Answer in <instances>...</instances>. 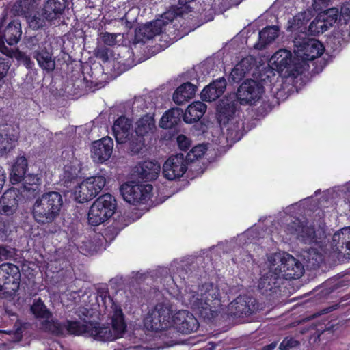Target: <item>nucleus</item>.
<instances>
[{
  "label": "nucleus",
  "instance_id": "nucleus-1",
  "mask_svg": "<svg viewBox=\"0 0 350 350\" xmlns=\"http://www.w3.org/2000/svg\"><path fill=\"white\" fill-rule=\"evenodd\" d=\"M63 198L57 191H48L38 197L31 208L34 221L43 227L46 234H55L60 230L56 220L60 215Z\"/></svg>",
  "mask_w": 350,
  "mask_h": 350
},
{
  "label": "nucleus",
  "instance_id": "nucleus-2",
  "mask_svg": "<svg viewBox=\"0 0 350 350\" xmlns=\"http://www.w3.org/2000/svg\"><path fill=\"white\" fill-rule=\"evenodd\" d=\"M191 308L204 320L211 321L221 306L219 290L213 284H206L200 288V294L193 297Z\"/></svg>",
  "mask_w": 350,
  "mask_h": 350
},
{
  "label": "nucleus",
  "instance_id": "nucleus-3",
  "mask_svg": "<svg viewBox=\"0 0 350 350\" xmlns=\"http://www.w3.org/2000/svg\"><path fill=\"white\" fill-rule=\"evenodd\" d=\"M116 208V200L109 194L105 193L98 198L90 206L88 221L90 225L97 226L109 219Z\"/></svg>",
  "mask_w": 350,
  "mask_h": 350
},
{
  "label": "nucleus",
  "instance_id": "nucleus-4",
  "mask_svg": "<svg viewBox=\"0 0 350 350\" xmlns=\"http://www.w3.org/2000/svg\"><path fill=\"white\" fill-rule=\"evenodd\" d=\"M270 63L279 73L285 70L288 77H297L302 73V66L298 59L293 58L291 52L280 49L271 57Z\"/></svg>",
  "mask_w": 350,
  "mask_h": 350
},
{
  "label": "nucleus",
  "instance_id": "nucleus-5",
  "mask_svg": "<svg viewBox=\"0 0 350 350\" xmlns=\"http://www.w3.org/2000/svg\"><path fill=\"white\" fill-rule=\"evenodd\" d=\"M153 187L150 184H139L135 181H129L120 187V193L123 199L131 204L145 203L152 196Z\"/></svg>",
  "mask_w": 350,
  "mask_h": 350
},
{
  "label": "nucleus",
  "instance_id": "nucleus-6",
  "mask_svg": "<svg viewBox=\"0 0 350 350\" xmlns=\"http://www.w3.org/2000/svg\"><path fill=\"white\" fill-rule=\"evenodd\" d=\"M106 184L104 176H94L83 180L75 191L76 200L84 203L98 196Z\"/></svg>",
  "mask_w": 350,
  "mask_h": 350
},
{
  "label": "nucleus",
  "instance_id": "nucleus-7",
  "mask_svg": "<svg viewBox=\"0 0 350 350\" xmlns=\"http://www.w3.org/2000/svg\"><path fill=\"white\" fill-rule=\"evenodd\" d=\"M21 273L18 266L12 263L0 265V293H16L19 288Z\"/></svg>",
  "mask_w": 350,
  "mask_h": 350
},
{
  "label": "nucleus",
  "instance_id": "nucleus-8",
  "mask_svg": "<svg viewBox=\"0 0 350 350\" xmlns=\"http://www.w3.org/2000/svg\"><path fill=\"white\" fill-rule=\"evenodd\" d=\"M21 35V25L18 20H12L3 29L0 25V52L10 56L11 50L5 45V42L10 46L15 45L19 42Z\"/></svg>",
  "mask_w": 350,
  "mask_h": 350
},
{
  "label": "nucleus",
  "instance_id": "nucleus-9",
  "mask_svg": "<svg viewBox=\"0 0 350 350\" xmlns=\"http://www.w3.org/2000/svg\"><path fill=\"white\" fill-rule=\"evenodd\" d=\"M264 92V87L253 79H247L237 90V98L241 105H254Z\"/></svg>",
  "mask_w": 350,
  "mask_h": 350
},
{
  "label": "nucleus",
  "instance_id": "nucleus-10",
  "mask_svg": "<svg viewBox=\"0 0 350 350\" xmlns=\"http://www.w3.org/2000/svg\"><path fill=\"white\" fill-rule=\"evenodd\" d=\"M258 310L256 299L252 297H237L228 306V312L232 317H249Z\"/></svg>",
  "mask_w": 350,
  "mask_h": 350
},
{
  "label": "nucleus",
  "instance_id": "nucleus-11",
  "mask_svg": "<svg viewBox=\"0 0 350 350\" xmlns=\"http://www.w3.org/2000/svg\"><path fill=\"white\" fill-rule=\"evenodd\" d=\"M187 169V163L183 154L170 156L163 165V176L169 180L179 178Z\"/></svg>",
  "mask_w": 350,
  "mask_h": 350
},
{
  "label": "nucleus",
  "instance_id": "nucleus-12",
  "mask_svg": "<svg viewBox=\"0 0 350 350\" xmlns=\"http://www.w3.org/2000/svg\"><path fill=\"white\" fill-rule=\"evenodd\" d=\"M280 271L286 280H295L302 276L303 265L292 255L284 253L280 258Z\"/></svg>",
  "mask_w": 350,
  "mask_h": 350
},
{
  "label": "nucleus",
  "instance_id": "nucleus-13",
  "mask_svg": "<svg viewBox=\"0 0 350 350\" xmlns=\"http://www.w3.org/2000/svg\"><path fill=\"white\" fill-rule=\"evenodd\" d=\"M22 196L23 193L18 189L12 187L6 190L0 199V213L6 216L14 214Z\"/></svg>",
  "mask_w": 350,
  "mask_h": 350
},
{
  "label": "nucleus",
  "instance_id": "nucleus-14",
  "mask_svg": "<svg viewBox=\"0 0 350 350\" xmlns=\"http://www.w3.org/2000/svg\"><path fill=\"white\" fill-rule=\"evenodd\" d=\"M172 323L176 329L183 334L196 332L199 327L198 319L187 310H180L173 316Z\"/></svg>",
  "mask_w": 350,
  "mask_h": 350
},
{
  "label": "nucleus",
  "instance_id": "nucleus-15",
  "mask_svg": "<svg viewBox=\"0 0 350 350\" xmlns=\"http://www.w3.org/2000/svg\"><path fill=\"white\" fill-rule=\"evenodd\" d=\"M161 171L160 164L157 161L146 160L139 162L133 169V174L138 180L148 182L157 178Z\"/></svg>",
  "mask_w": 350,
  "mask_h": 350
},
{
  "label": "nucleus",
  "instance_id": "nucleus-16",
  "mask_svg": "<svg viewBox=\"0 0 350 350\" xmlns=\"http://www.w3.org/2000/svg\"><path fill=\"white\" fill-rule=\"evenodd\" d=\"M113 148V141L111 137H105L92 142L91 148L92 157L98 163L109 159Z\"/></svg>",
  "mask_w": 350,
  "mask_h": 350
},
{
  "label": "nucleus",
  "instance_id": "nucleus-17",
  "mask_svg": "<svg viewBox=\"0 0 350 350\" xmlns=\"http://www.w3.org/2000/svg\"><path fill=\"white\" fill-rule=\"evenodd\" d=\"M163 21H154L138 27L135 31L133 42L145 43L162 32Z\"/></svg>",
  "mask_w": 350,
  "mask_h": 350
},
{
  "label": "nucleus",
  "instance_id": "nucleus-18",
  "mask_svg": "<svg viewBox=\"0 0 350 350\" xmlns=\"http://www.w3.org/2000/svg\"><path fill=\"white\" fill-rule=\"evenodd\" d=\"M237 102L224 98L217 107V119L220 125H226L234 118L237 111Z\"/></svg>",
  "mask_w": 350,
  "mask_h": 350
},
{
  "label": "nucleus",
  "instance_id": "nucleus-19",
  "mask_svg": "<svg viewBox=\"0 0 350 350\" xmlns=\"http://www.w3.org/2000/svg\"><path fill=\"white\" fill-rule=\"evenodd\" d=\"M226 88V81L224 77H220L204 88L200 93V98L202 101H214L224 94Z\"/></svg>",
  "mask_w": 350,
  "mask_h": 350
},
{
  "label": "nucleus",
  "instance_id": "nucleus-20",
  "mask_svg": "<svg viewBox=\"0 0 350 350\" xmlns=\"http://www.w3.org/2000/svg\"><path fill=\"white\" fill-rule=\"evenodd\" d=\"M31 54L44 72L49 74L54 71L55 58L53 56L51 51L43 46V48H38L35 50Z\"/></svg>",
  "mask_w": 350,
  "mask_h": 350
},
{
  "label": "nucleus",
  "instance_id": "nucleus-21",
  "mask_svg": "<svg viewBox=\"0 0 350 350\" xmlns=\"http://www.w3.org/2000/svg\"><path fill=\"white\" fill-rule=\"evenodd\" d=\"M131 127V120L125 116H121L115 120L112 131L118 144H124L127 142Z\"/></svg>",
  "mask_w": 350,
  "mask_h": 350
},
{
  "label": "nucleus",
  "instance_id": "nucleus-22",
  "mask_svg": "<svg viewBox=\"0 0 350 350\" xmlns=\"http://www.w3.org/2000/svg\"><path fill=\"white\" fill-rule=\"evenodd\" d=\"M280 280L277 273L269 271L260 278L258 285L259 291L267 296L276 293L280 286Z\"/></svg>",
  "mask_w": 350,
  "mask_h": 350
},
{
  "label": "nucleus",
  "instance_id": "nucleus-23",
  "mask_svg": "<svg viewBox=\"0 0 350 350\" xmlns=\"http://www.w3.org/2000/svg\"><path fill=\"white\" fill-rule=\"evenodd\" d=\"M41 177L40 174H29L23 180L22 192L27 199L34 198L40 193Z\"/></svg>",
  "mask_w": 350,
  "mask_h": 350
},
{
  "label": "nucleus",
  "instance_id": "nucleus-24",
  "mask_svg": "<svg viewBox=\"0 0 350 350\" xmlns=\"http://www.w3.org/2000/svg\"><path fill=\"white\" fill-rule=\"evenodd\" d=\"M88 331V336H92L94 340L103 342L115 340L111 328L109 326H100L97 321H89Z\"/></svg>",
  "mask_w": 350,
  "mask_h": 350
},
{
  "label": "nucleus",
  "instance_id": "nucleus-25",
  "mask_svg": "<svg viewBox=\"0 0 350 350\" xmlns=\"http://www.w3.org/2000/svg\"><path fill=\"white\" fill-rule=\"evenodd\" d=\"M323 45L317 40H309L301 45L300 51L304 61H312L320 57L324 52Z\"/></svg>",
  "mask_w": 350,
  "mask_h": 350
},
{
  "label": "nucleus",
  "instance_id": "nucleus-26",
  "mask_svg": "<svg viewBox=\"0 0 350 350\" xmlns=\"http://www.w3.org/2000/svg\"><path fill=\"white\" fill-rule=\"evenodd\" d=\"M28 162L24 156L18 157L12 166L10 172V182L12 185L18 184L23 181L26 176Z\"/></svg>",
  "mask_w": 350,
  "mask_h": 350
},
{
  "label": "nucleus",
  "instance_id": "nucleus-27",
  "mask_svg": "<svg viewBox=\"0 0 350 350\" xmlns=\"http://www.w3.org/2000/svg\"><path fill=\"white\" fill-rule=\"evenodd\" d=\"M197 86L186 82L178 87L173 94V101L178 105L184 104L192 98L196 92Z\"/></svg>",
  "mask_w": 350,
  "mask_h": 350
},
{
  "label": "nucleus",
  "instance_id": "nucleus-28",
  "mask_svg": "<svg viewBox=\"0 0 350 350\" xmlns=\"http://www.w3.org/2000/svg\"><path fill=\"white\" fill-rule=\"evenodd\" d=\"M207 106L202 101H195L187 108L183 116V120L187 124H191L199 121L205 112Z\"/></svg>",
  "mask_w": 350,
  "mask_h": 350
},
{
  "label": "nucleus",
  "instance_id": "nucleus-29",
  "mask_svg": "<svg viewBox=\"0 0 350 350\" xmlns=\"http://www.w3.org/2000/svg\"><path fill=\"white\" fill-rule=\"evenodd\" d=\"M184 113L179 108H172L167 111L161 117L159 122L161 128L167 129H172L178 125L181 118H183Z\"/></svg>",
  "mask_w": 350,
  "mask_h": 350
},
{
  "label": "nucleus",
  "instance_id": "nucleus-30",
  "mask_svg": "<svg viewBox=\"0 0 350 350\" xmlns=\"http://www.w3.org/2000/svg\"><path fill=\"white\" fill-rule=\"evenodd\" d=\"M155 129L154 114L146 113L137 121L135 132L137 136L144 137L149 133H153Z\"/></svg>",
  "mask_w": 350,
  "mask_h": 350
},
{
  "label": "nucleus",
  "instance_id": "nucleus-31",
  "mask_svg": "<svg viewBox=\"0 0 350 350\" xmlns=\"http://www.w3.org/2000/svg\"><path fill=\"white\" fill-rule=\"evenodd\" d=\"M279 28L277 26H268L259 32L258 41L254 44V48L258 50L264 49L278 36Z\"/></svg>",
  "mask_w": 350,
  "mask_h": 350
},
{
  "label": "nucleus",
  "instance_id": "nucleus-32",
  "mask_svg": "<svg viewBox=\"0 0 350 350\" xmlns=\"http://www.w3.org/2000/svg\"><path fill=\"white\" fill-rule=\"evenodd\" d=\"M157 314L154 315V312L150 311L144 320V325L146 329L152 332H159L170 327V323H163Z\"/></svg>",
  "mask_w": 350,
  "mask_h": 350
},
{
  "label": "nucleus",
  "instance_id": "nucleus-33",
  "mask_svg": "<svg viewBox=\"0 0 350 350\" xmlns=\"http://www.w3.org/2000/svg\"><path fill=\"white\" fill-rule=\"evenodd\" d=\"M68 5V0H47L44 8L45 12H49L48 17L56 19L64 13Z\"/></svg>",
  "mask_w": 350,
  "mask_h": 350
},
{
  "label": "nucleus",
  "instance_id": "nucleus-34",
  "mask_svg": "<svg viewBox=\"0 0 350 350\" xmlns=\"http://www.w3.org/2000/svg\"><path fill=\"white\" fill-rule=\"evenodd\" d=\"M112 333L114 334V338H122L126 332V324L124 321V314L120 308L116 310L111 318Z\"/></svg>",
  "mask_w": 350,
  "mask_h": 350
},
{
  "label": "nucleus",
  "instance_id": "nucleus-35",
  "mask_svg": "<svg viewBox=\"0 0 350 350\" xmlns=\"http://www.w3.org/2000/svg\"><path fill=\"white\" fill-rule=\"evenodd\" d=\"M89 321L85 320L83 323L78 321H65V334L88 336Z\"/></svg>",
  "mask_w": 350,
  "mask_h": 350
},
{
  "label": "nucleus",
  "instance_id": "nucleus-36",
  "mask_svg": "<svg viewBox=\"0 0 350 350\" xmlns=\"http://www.w3.org/2000/svg\"><path fill=\"white\" fill-rule=\"evenodd\" d=\"M332 240L338 250L345 247L347 250L350 252V226L343 228L339 232H336ZM348 254H350V252Z\"/></svg>",
  "mask_w": 350,
  "mask_h": 350
},
{
  "label": "nucleus",
  "instance_id": "nucleus-37",
  "mask_svg": "<svg viewBox=\"0 0 350 350\" xmlns=\"http://www.w3.org/2000/svg\"><path fill=\"white\" fill-rule=\"evenodd\" d=\"M43 329L55 336H65V321L59 322L58 320L46 319L42 323Z\"/></svg>",
  "mask_w": 350,
  "mask_h": 350
},
{
  "label": "nucleus",
  "instance_id": "nucleus-38",
  "mask_svg": "<svg viewBox=\"0 0 350 350\" xmlns=\"http://www.w3.org/2000/svg\"><path fill=\"white\" fill-rule=\"evenodd\" d=\"M49 12L44 11L43 8L41 12H36L29 18H27L29 23V25L33 29H38L42 28L46 25V23L51 22L53 18L48 17Z\"/></svg>",
  "mask_w": 350,
  "mask_h": 350
},
{
  "label": "nucleus",
  "instance_id": "nucleus-39",
  "mask_svg": "<svg viewBox=\"0 0 350 350\" xmlns=\"http://www.w3.org/2000/svg\"><path fill=\"white\" fill-rule=\"evenodd\" d=\"M31 312L37 319H49L52 317L51 312L46 308L41 298L33 301L30 307Z\"/></svg>",
  "mask_w": 350,
  "mask_h": 350
},
{
  "label": "nucleus",
  "instance_id": "nucleus-40",
  "mask_svg": "<svg viewBox=\"0 0 350 350\" xmlns=\"http://www.w3.org/2000/svg\"><path fill=\"white\" fill-rule=\"evenodd\" d=\"M15 6L19 14L29 18L34 11L35 0H19Z\"/></svg>",
  "mask_w": 350,
  "mask_h": 350
},
{
  "label": "nucleus",
  "instance_id": "nucleus-41",
  "mask_svg": "<svg viewBox=\"0 0 350 350\" xmlns=\"http://www.w3.org/2000/svg\"><path fill=\"white\" fill-rule=\"evenodd\" d=\"M152 311L154 312V315L157 314V316L159 315V317L163 319V323H170V326L171 325L173 316L172 315V310L170 306L163 303H159L156 304Z\"/></svg>",
  "mask_w": 350,
  "mask_h": 350
},
{
  "label": "nucleus",
  "instance_id": "nucleus-42",
  "mask_svg": "<svg viewBox=\"0 0 350 350\" xmlns=\"http://www.w3.org/2000/svg\"><path fill=\"white\" fill-rule=\"evenodd\" d=\"M328 29L326 20L323 18L319 12V15L310 23L308 27V31L313 35L323 33Z\"/></svg>",
  "mask_w": 350,
  "mask_h": 350
},
{
  "label": "nucleus",
  "instance_id": "nucleus-43",
  "mask_svg": "<svg viewBox=\"0 0 350 350\" xmlns=\"http://www.w3.org/2000/svg\"><path fill=\"white\" fill-rule=\"evenodd\" d=\"M80 170L75 165L67 164L64 167L63 178L66 185L71 183L76 180L79 177Z\"/></svg>",
  "mask_w": 350,
  "mask_h": 350
},
{
  "label": "nucleus",
  "instance_id": "nucleus-44",
  "mask_svg": "<svg viewBox=\"0 0 350 350\" xmlns=\"http://www.w3.org/2000/svg\"><path fill=\"white\" fill-rule=\"evenodd\" d=\"M297 238L302 241L307 243L312 241L316 237V232L313 226H308L306 224H303Z\"/></svg>",
  "mask_w": 350,
  "mask_h": 350
},
{
  "label": "nucleus",
  "instance_id": "nucleus-45",
  "mask_svg": "<svg viewBox=\"0 0 350 350\" xmlns=\"http://www.w3.org/2000/svg\"><path fill=\"white\" fill-rule=\"evenodd\" d=\"M129 142V150L132 154H137L140 152L144 146V139L142 136H137V137H130L127 139Z\"/></svg>",
  "mask_w": 350,
  "mask_h": 350
},
{
  "label": "nucleus",
  "instance_id": "nucleus-46",
  "mask_svg": "<svg viewBox=\"0 0 350 350\" xmlns=\"http://www.w3.org/2000/svg\"><path fill=\"white\" fill-rule=\"evenodd\" d=\"M308 19L306 18V13L301 12L296 14L291 21H289V27L288 28L291 31H297L299 30L302 27L305 26L308 23Z\"/></svg>",
  "mask_w": 350,
  "mask_h": 350
},
{
  "label": "nucleus",
  "instance_id": "nucleus-47",
  "mask_svg": "<svg viewBox=\"0 0 350 350\" xmlns=\"http://www.w3.org/2000/svg\"><path fill=\"white\" fill-rule=\"evenodd\" d=\"M187 12H185V9L181 5H172L169 10L165 12L163 14V18L168 21H172L178 16H181L184 14H187Z\"/></svg>",
  "mask_w": 350,
  "mask_h": 350
},
{
  "label": "nucleus",
  "instance_id": "nucleus-48",
  "mask_svg": "<svg viewBox=\"0 0 350 350\" xmlns=\"http://www.w3.org/2000/svg\"><path fill=\"white\" fill-rule=\"evenodd\" d=\"M323 18L326 20V25L329 29L338 19V10L335 8H325L323 12H319Z\"/></svg>",
  "mask_w": 350,
  "mask_h": 350
},
{
  "label": "nucleus",
  "instance_id": "nucleus-49",
  "mask_svg": "<svg viewBox=\"0 0 350 350\" xmlns=\"http://www.w3.org/2000/svg\"><path fill=\"white\" fill-rule=\"evenodd\" d=\"M255 59L252 56H247L243 58L239 63L236 64L241 70L243 69V72L248 73L255 66Z\"/></svg>",
  "mask_w": 350,
  "mask_h": 350
},
{
  "label": "nucleus",
  "instance_id": "nucleus-50",
  "mask_svg": "<svg viewBox=\"0 0 350 350\" xmlns=\"http://www.w3.org/2000/svg\"><path fill=\"white\" fill-rule=\"evenodd\" d=\"M299 345V341L296 340L295 338L286 336L282 340L281 343L279 345L278 349L280 350H290L293 348L298 347Z\"/></svg>",
  "mask_w": 350,
  "mask_h": 350
},
{
  "label": "nucleus",
  "instance_id": "nucleus-51",
  "mask_svg": "<svg viewBox=\"0 0 350 350\" xmlns=\"http://www.w3.org/2000/svg\"><path fill=\"white\" fill-rule=\"evenodd\" d=\"M304 222L299 218H295L286 225V231L288 234L298 236Z\"/></svg>",
  "mask_w": 350,
  "mask_h": 350
},
{
  "label": "nucleus",
  "instance_id": "nucleus-52",
  "mask_svg": "<svg viewBox=\"0 0 350 350\" xmlns=\"http://www.w3.org/2000/svg\"><path fill=\"white\" fill-rule=\"evenodd\" d=\"M245 75L243 69L241 70L235 65L229 75L228 80L230 83H239L245 77Z\"/></svg>",
  "mask_w": 350,
  "mask_h": 350
},
{
  "label": "nucleus",
  "instance_id": "nucleus-53",
  "mask_svg": "<svg viewBox=\"0 0 350 350\" xmlns=\"http://www.w3.org/2000/svg\"><path fill=\"white\" fill-rule=\"evenodd\" d=\"M100 38L105 45L113 46L116 44L117 34L105 32L102 33Z\"/></svg>",
  "mask_w": 350,
  "mask_h": 350
},
{
  "label": "nucleus",
  "instance_id": "nucleus-54",
  "mask_svg": "<svg viewBox=\"0 0 350 350\" xmlns=\"http://www.w3.org/2000/svg\"><path fill=\"white\" fill-rule=\"evenodd\" d=\"M206 151V148L204 145H197L192 148L191 151L189 152L188 156H193L195 159L201 158L204 155Z\"/></svg>",
  "mask_w": 350,
  "mask_h": 350
},
{
  "label": "nucleus",
  "instance_id": "nucleus-55",
  "mask_svg": "<svg viewBox=\"0 0 350 350\" xmlns=\"http://www.w3.org/2000/svg\"><path fill=\"white\" fill-rule=\"evenodd\" d=\"M178 148L183 151H187L191 145L190 139L185 135L180 134L177 137Z\"/></svg>",
  "mask_w": 350,
  "mask_h": 350
},
{
  "label": "nucleus",
  "instance_id": "nucleus-56",
  "mask_svg": "<svg viewBox=\"0 0 350 350\" xmlns=\"http://www.w3.org/2000/svg\"><path fill=\"white\" fill-rule=\"evenodd\" d=\"M312 7L316 12H323L328 8L332 0H312Z\"/></svg>",
  "mask_w": 350,
  "mask_h": 350
},
{
  "label": "nucleus",
  "instance_id": "nucleus-57",
  "mask_svg": "<svg viewBox=\"0 0 350 350\" xmlns=\"http://www.w3.org/2000/svg\"><path fill=\"white\" fill-rule=\"evenodd\" d=\"M17 59L21 61L26 66L27 68H32L34 65V63L31 60V57L24 52H18Z\"/></svg>",
  "mask_w": 350,
  "mask_h": 350
},
{
  "label": "nucleus",
  "instance_id": "nucleus-58",
  "mask_svg": "<svg viewBox=\"0 0 350 350\" xmlns=\"http://www.w3.org/2000/svg\"><path fill=\"white\" fill-rule=\"evenodd\" d=\"M40 39L37 36L30 37L27 42V46L29 47L33 52L35 50H37L38 48H41L39 45Z\"/></svg>",
  "mask_w": 350,
  "mask_h": 350
},
{
  "label": "nucleus",
  "instance_id": "nucleus-59",
  "mask_svg": "<svg viewBox=\"0 0 350 350\" xmlns=\"http://www.w3.org/2000/svg\"><path fill=\"white\" fill-rule=\"evenodd\" d=\"M6 138H3L2 135H0V148H7L6 146L3 145L4 140H7V143L10 145L12 144V142H15L17 141L18 137L16 135H12L11 137H8L7 135H5Z\"/></svg>",
  "mask_w": 350,
  "mask_h": 350
},
{
  "label": "nucleus",
  "instance_id": "nucleus-60",
  "mask_svg": "<svg viewBox=\"0 0 350 350\" xmlns=\"http://www.w3.org/2000/svg\"><path fill=\"white\" fill-rule=\"evenodd\" d=\"M9 230V226L7 225L5 222L0 221V239H4L8 236V232Z\"/></svg>",
  "mask_w": 350,
  "mask_h": 350
},
{
  "label": "nucleus",
  "instance_id": "nucleus-61",
  "mask_svg": "<svg viewBox=\"0 0 350 350\" xmlns=\"http://www.w3.org/2000/svg\"><path fill=\"white\" fill-rule=\"evenodd\" d=\"M195 0H178V3L179 5H181L183 9H185V12H190L192 10V8L190 6L189 3L194 1Z\"/></svg>",
  "mask_w": 350,
  "mask_h": 350
},
{
  "label": "nucleus",
  "instance_id": "nucleus-62",
  "mask_svg": "<svg viewBox=\"0 0 350 350\" xmlns=\"http://www.w3.org/2000/svg\"><path fill=\"white\" fill-rule=\"evenodd\" d=\"M98 295L102 298V299L103 300L104 302H105V299L107 298H109V299H111V297L109 296V292L107 290H105V289L99 290Z\"/></svg>",
  "mask_w": 350,
  "mask_h": 350
},
{
  "label": "nucleus",
  "instance_id": "nucleus-63",
  "mask_svg": "<svg viewBox=\"0 0 350 350\" xmlns=\"http://www.w3.org/2000/svg\"><path fill=\"white\" fill-rule=\"evenodd\" d=\"M9 253V251L5 247L0 246V260L7 258Z\"/></svg>",
  "mask_w": 350,
  "mask_h": 350
},
{
  "label": "nucleus",
  "instance_id": "nucleus-64",
  "mask_svg": "<svg viewBox=\"0 0 350 350\" xmlns=\"http://www.w3.org/2000/svg\"><path fill=\"white\" fill-rule=\"evenodd\" d=\"M278 345V342L274 341L270 344L263 346L260 350H274Z\"/></svg>",
  "mask_w": 350,
  "mask_h": 350
}]
</instances>
